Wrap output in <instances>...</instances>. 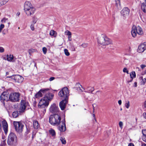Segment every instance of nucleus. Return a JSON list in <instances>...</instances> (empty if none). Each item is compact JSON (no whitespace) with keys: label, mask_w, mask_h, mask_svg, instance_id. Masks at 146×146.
<instances>
[{"label":"nucleus","mask_w":146,"mask_h":146,"mask_svg":"<svg viewBox=\"0 0 146 146\" xmlns=\"http://www.w3.org/2000/svg\"><path fill=\"white\" fill-rule=\"evenodd\" d=\"M24 11L27 16H30L34 13L35 9L30 2L27 1L24 4Z\"/></svg>","instance_id":"7ed1b4c3"},{"label":"nucleus","mask_w":146,"mask_h":146,"mask_svg":"<svg viewBox=\"0 0 146 146\" xmlns=\"http://www.w3.org/2000/svg\"><path fill=\"white\" fill-rule=\"evenodd\" d=\"M9 0H4L3 1V2L2 4H1L2 5H4L6 4L7 2Z\"/></svg>","instance_id":"a18cd8bd"},{"label":"nucleus","mask_w":146,"mask_h":146,"mask_svg":"<svg viewBox=\"0 0 146 146\" xmlns=\"http://www.w3.org/2000/svg\"><path fill=\"white\" fill-rule=\"evenodd\" d=\"M46 112V110H44L42 111H41V114H40V116H43L44 115V114Z\"/></svg>","instance_id":"37998d69"},{"label":"nucleus","mask_w":146,"mask_h":146,"mask_svg":"<svg viewBox=\"0 0 146 146\" xmlns=\"http://www.w3.org/2000/svg\"><path fill=\"white\" fill-rule=\"evenodd\" d=\"M77 90L81 92H82L84 91L85 89L82 87L81 85L80 84V86L77 88Z\"/></svg>","instance_id":"c756f323"},{"label":"nucleus","mask_w":146,"mask_h":146,"mask_svg":"<svg viewBox=\"0 0 146 146\" xmlns=\"http://www.w3.org/2000/svg\"><path fill=\"white\" fill-rule=\"evenodd\" d=\"M136 29V27L134 26L132 28V30L131 31V33L132 36L133 37H135L137 35V31Z\"/></svg>","instance_id":"a211bd4d"},{"label":"nucleus","mask_w":146,"mask_h":146,"mask_svg":"<svg viewBox=\"0 0 146 146\" xmlns=\"http://www.w3.org/2000/svg\"><path fill=\"white\" fill-rule=\"evenodd\" d=\"M129 10L127 7L124 8L121 11V15L124 17H126L129 15Z\"/></svg>","instance_id":"ddd939ff"},{"label":"nucleus","mask_w":146,"mask_h":146,"mask_svg":"<svg viewBox=\"0 0 146 146\" xmlns=\"http://www.w3.org/2000/svg\"><path fill=\"white\" fill-rule=\"evenodd\" d=\"M71 38V35L70 36H68V38L69 40L71 41L72 38Z\"/></svg>","instance_id":"5fc2aeb1"},{"label":"nucleus","mask_w":146,"mask_h":146,"mask_svg":"<svg viewBox=\"0 0 146 146\" xmlns=\"http://www.w3.org/2000/svg\"><path fill=\"white\" fill-rule=\"evenodd\" d=\"M60 139L62 144H65L66 143V141L64 137H60Z\"/></svg>","instance_id":"cd10ccee"},{"label":"nucleus","mask_w":146,"mask_h":146,"mask_svg":"<svg viewBox=\"0 0 146 146\" xmlns=\"http://www.w3.org/2000/svg\"><path fill=\"white\" fill-rule=\"evenodd\" d=\"M8 20V19L6 18H4L3 19H2L1 21L3 23H5Z\"/></svg>","instance_id":"c03bdc74"},{"label":"nucleus","mask_w":146,"mask_h":146,"mask_svg":"<svg viewBox=\"0 0 146 146\" xmlns=\"http://www.w3.org/2000/svg\"><path fill=\"white\" fill-rule=\"evenodd\" d=\"M33 123L34 128L35 129L38 128V122L36 121H34Z\"/></svg>","instance_id":"393cba45"},{"label":"nucleus","mask_w":146,"mask_h":146,"mask_svg":"<svg viewBox=\"0 0 146 146\" xmlns=\"http://www.w3.org/2000/svg\"><path fill=\"white\" fill-rule=\"evenodd\" d=\"M36 104V102L35 101L33 103V107H35Z\"/></svg>","instance_id":"603ef678"},{"label":"nucleus","mask_w":146,"mask_h":146,"mask_svg":"<svg viewBox=\"0 0 146 146\" xmlns=\"http://www.w3.org/2000/svg\"><path fill=\"white\" fill-rule=\"evenodd\" d=\"M42 51L43 52V53L44 54H46L47 51V49L45 47H44L42 48Z\"/></svg>","instance_id":"58836bf2"},{"label":"nucleus","mask_w":146,"mask_h":146,"mask_svg":"<svg viewBox=\"0 0 146 146\" xmlns=\"http://www.w3.org/2000/svg\"><path fill=\"white\" fill-rule=\"evenodd\" d=\"M128 146H134V145L133 143H131L129 144Z\"/></svg>","instance_id":"13d9d810"},{"label":"nucleus","mask_w":146,"mask_h":146,"mask_svg":"<svg viewBox=\"0 0 146 146\" xmlns=\"http://www.w3.org/2000/svg\"><path fill=\"white\" fill-rule=\"evenodd\" d=\"M18 104H15V105H14L13 106L14 108H18Z\"/></svg>","instance_id":"8fccbe9b"},{"label":"nucleus","mask_w":146,"mask_h":146,"mask_svg":"<svg viewBox=\"0 0 146 146\" xmlns=\"http://www.w3.org/2000/svg\"><path fill=\"white\" fill-rule=\"evenodd\" d=\"M20 15V13H17V15H18V16H19V15Z\"/></svg>","instance_id":"e2e57ef3"},{"label":"nucleus","mask_w":146,"mask_h":146,"mask_svg":"<svg viewBox=\"0 0 146 146\" xmlns=\"http://www.w3.org/2000/svg\"><path fill=\"white\" fill-rule=\"evenodd\" d=\"M92 105H93V109H94V110L95 108L94 107V106H95L96 105L95 104H93Z\"/></svg>","instance_id":"0e129e2a"},{"label":"nucleus","mask_w":146,"mask_h":146,"mask_svg":"<svg viewBox=\"0 0 146 146\" xmlns=\"http://www.w3.org/2000/svg\"><path fill=\"white\" fill-rule=\"evenodd\" d=\"M141 9L143 11L146 13V4L143 3L141 5Z\"/></svg>","instance_id":"b1692460"},{"label":"nucleus","mask_w":146,"mask_h":146,"mask_svg":"<svg viewBox=\"0 0 146 146\" xmlns=\"http://www.w3.org/2000/svg\"><path fill=\"white\" fill-rule=\"evenodd\" d=\"M87 89H88V90L89 91L88 92H86V91H84L85 92H91V93H92V92L94 90V88L93 87H88L87 88Z\"/></svg>","instance_id":"bb28decb"},{"label":"nucleus","mask_w":146,"mask_h":146,"mask_svg":"<svg viewBox=\"0 0 146 146\" xmlns=\"http://www.w3.org/2000/svg\"><path fill=\"white\" fill-rule=\"evenodd\" d=\"M9 74V72H6V75H8Z\"/></svg>","instance_id":"774afa93"},{"label":"nucleus","mask_w":146,"mask_h":146,"mask_svg":"<svg viewBox=\"0 0 146 146\" xmlns=\"http://www.w3.org/2000/svg\"><path fill=\"white\" fill-rule=\"evenodd\" d=\"M7 143L10 146H15L17 144V139L16 135L13 132L9 134L7 139Z\"/></svg>","instance_id":"39448f33"},{"label":"nucleus","mask_w":146,"mask_h":146,"mask_svg":"<svg viewBox=\"0 0 146 146\" xmlns=\"http://www.w3.org/2000/svg\"><path fill=\"white\" fill-rule=\"evenodd\" d=\"M7 78H11L12 79L14 80L15 82L18 83H21L23 80V78L18 75L7 76Z\"/></svg>","instance_id":"9d476101"},{"label":"nucleus","mask_w":146,"mask_h":146,"mask_svg":"<svg viewBox=\"0 0 146 146\" xmlns=\"http://www.w3.org/2000/svg\"><path fill=\"white\" fill-rule=\"evenodd\" d=\"M136 29L137 30V33L139 35H142L143 34V32L142 29L139 27H136Z\"/></svg>","instance_id":"6ab92c4d"},{"label":"nucleus","mask_w":146,"mask_h":146,"mask_svg":"<svg viewBox=\"0 0 146 146\" xmlns=\"http://www.w3.org/2000/svg\"><path fill=\"white\" fill-rule=\"evenodd\" d=\"M9 0H4L3 1V2L2 4H1L2 5H4L6 4L7 2Z\"/></svg>","instance_id":"49530a36"},{"label":"nucleus","mask_w":146,"mask_h":146,"mask_svg":"<svg viewBox=\"0 0 146 146\" xmlns=\"http://www.w3.org/2000/svg\"><path fill=\"white\" fill-rule=\"evenodd\" d=\"M58 95L64 99L68 100L69 95V92L68 88L67 87H64L59 92Z\"/></svg>","instance_id":"423d86ee"},{"label":"nucleus","mask_w":146,"mask_h":146,"mask_svg":"<svg viewBox=\"0 0 146 146\" xmlns=\"http://www.w3.org/2000/svg\"><path fill=\"white\" fill-rule=\"evenodd\" d=\"M65 118L64 119V121L62 122L61 125H60L58 127V130L61 132H64L66 130V127L65 123Z\"/></svg>","instance_id":"4468645a"},{"label":"nucleus","mask_w":146,"mask_h":146,"mask_svg":"<svg viewBox=\"0 0 146 146\" xmlns=\"http://www.w3.org/2000/svg\"><path fill=\"white\" fill-rule=\"evenodd\" d=\"M13 125L16 131L18 132H21L23 129L24 125L20 122L14 121Z\"/></svg>","instance_id":"6e6552de"},{"label":"nucleus","mask_w":146,"mask_h":146,"mask_svg":"<svg viewBox=\"0 0 146 146\" xmlns=\"http://www.w3.org/2000/svg\"><path fill=\"white\" fill-rule=\"evenodd\" d=\"M31 29L32 30V31H34V26H33V25H31Z\"/></svg>","instance_id":"864d4df0"},{"label":"nucleus","mask_w":146,"mask_h":146,"mask_svg":"<svg viewBox=\"0 0 146 146\" xmlns=\"http://www.w3.org/2000/svg\"><path fill=\"white\" fill-rule=\"evenodd\" d=\"M19 96L20 94L18 93H11L10 94L9 99L12 102H18L19 100Z\"/></svg>","instance_id":"0eeeda50"},{"label":"nucleus","mask_w":146,"mask_h":146,"mask_svg":"<svg viewBox=\"0 0 146 146\" xmlns=\"http://www.w3.org/2000/svg\"><path fill=\"white\" fill-rule=\"evenodd\" d=\"M35 50L33 49H30L29 50V54L31 55V53L34 52Z\"/></svg>","instance_id":"473e14b6"},{"label":"nucleus","mask_w":146,"mask_h":146,"mask_svg":"<svg viewBox=\"0 0 146 146\" xmlns=\"http://www.w3.org/2000/svg\"><path fill=\"white\" fill-rule=\"evenodd\" d=\"M48 91V90L44 94V98L40 100L39 103L38 107L40 109H46L49 105V101H51L54 97V94L49 92Z\"/></svg>","instance_id":"f257e3e1"},{"label":"nucleus","mask_w":146,"mask_h":146,"mask_svg":"<svg viewBox=\"0 0 146 146\" xmlns=\"http://www.w3.org/2000/svg\"><path fill=\"white\" fill-rule=\"evenodd\" d=\"M49 132L50 134L52 135V136L54 137L55 136L56 133L55 131L52 129H51L50 130H49Z\"/></svg>","instance_id":"5701e85b"},{"label":"nucleus","mask_w":146,"mask_h":146,"mask_svg":"<svg viewBox=\"0 0 146 146\" xmlns=\"http://www.w3.org/2000/svg\"><path fill=\"white\" fill-rule=\"evenodd\" d=\"M7 60L9 62H11L13 60L14 57L13 55L10 54L8 55H7L6 56Z\"/></svg>","instance_id":"aec40b11"},{"label":"nucleus","mask_w":146,"mask_h":146,"mask_svg":"<svg viewBox=\"0 0 146 146\" xmlns=\"http://www.w3.org/2000/svg\"><path fill=\"white\" fill-rule=\"evenodd\" d=\"M25 110H21V112H24V111Z\"/></svg>","instance_id":"338daca9"},{"label":"nucleus","mask_w":146,"mask_h":146,"mask_svg":"<svg viewBox=\"0 0 146 146\" xmlns=\"http://www.w3.org/2000/svg\"><path fill=\"white\" fill-rule=\"evenodd\" d=\"M141 68L143 69L145 67H146V66L144 64H142L140 66Z\"/></svg>","instance_id":"3c124183"},{"label":"nucleus","mask_w":146,"mask_h":146,"mask_svg":"<svg viewBox=\"0 0 146 146\" xmlns=\"http://www.w3.org/2000/svg\"><path fill=\"white\" fill-rule=\"evenodd\" d=\"M125 107L127 109H128L130 106L129 102V101H127V102L125 104Z\"/></svg>","instance_id":"f704fd0d"},{"label":"nucleus","mask_w":146,"mask_h":146,"mask_svg":"<svg viewBox=\"0 0 146 146\" xmlns=\"http://www.w3.org/2000/svg\"><path fill=\"white\" fill-rule=\"evenodd\" d=\"M82 46L84 48H86L87 47L88 44L87 43H84L82 44Z\"/></svg>","instance_id":"a19ab883"},{"label":"nucleus","mask_w":146,"mask_h":146,"mask_svg":"<svg viewBox=\"0 0 146 146\" xmlns=\"http://www.w3.org/2000/svg\"><path fill=\"white\" fill-rule=\"evenodd\" d=\"M93 117H94V119H95V120H96V119H95V115L94 114H93Z\"/></svg>","instance_id":"680f3d73"},{"label":"nucleus","mask_w":146,"mask_h":146,"mask_svg":"<svg viewBox=\"0 0 146 146\" xmlns=\"http://www.w3.org/2000/svg\"><path fill=\"white\" fill-rule=\"evenodd\" d=\"M32 109L29 105V102L25 100H21L20 102V110H29Z\"/></svg>","instance_id":"1a4fd4ad"},{"label":"nucleus","mask_w":146,"mask_h":146,"mask_svg":"<svg viewBox=\"0 0 146 146\" xmlns=\"http://www.w3.org/2000/svg\"><path fill=\"white\" fill-rule=\"evenodd\" d=\"M136 76L135 73V72H132L130 74V76L131 78L132 79L131 80L130 82H131L132 81L133 79L134 78H135Z\"/></svg>","instance_id":"a878e982"},{"label":"nucleus","mask_w":146,"mask_h":146,"mask_svg":"<svg viewBox=\"0 0 146 146\" xmlns=\"http://www.w3.org/2000/svg\"><path fill=\"white\" fill-rule=\"evenodd\" d=\"M65 33L66 35H68V36H71L72 35L71 32L68 30H67L66 31H65Z\"/></svg>","instance_id":"2f4dec72"},{"label":"nucleus","mask_w":146,"mask_h":146,"mask_svg":"<svg viewBox=\"0 0 146 146\" xmlns=\"http://www.w3.org/2000/svg\"><path fill=\"white\" fill-rule=\"evenodd\" d=\"M4 51V48L0 46V52H3Z\"/></svg>","instance_id":"79ce46f5"},{"label":"nucleus","mask_w":146,"mask_h":146,"mask_svg":"<svg viewBox=\"0 0 146 146\" xmlns=\"http://www.w3.org/2000/svg\"><path fill=\"white\" fill-rule=\"evenodd\" d=\"M55 78L54 77H51L49 79V80L50 81H52L53 80H54L55 79Z\"/></svg>","instance_id":"de8ad7c7"},{"label":"nucleus","mask_w":146,"mask_h":146,"mask_svg":"<svg viewBox=\"0 0 146 146\" xmlns=\"http://www.w3.org/2000/svg\"><path fill=\"white\" fill-rule=\"evenodd\" d=\"M64 52L66 56H69L70 55V53L67 49H64Z\"/></svg>","instance_id":"7c9ffc66"},{"label":"nucleus","mask_w":146,"mask_h":146,"mask_svg":"<svg viewBox=\"0 0 146 146\" xmlns=\"http://www.w3.org/2000/svg\"><path fill=\"white\" fill-rule=\"evenodd\" d=\"M123 72H126L127 74H128V70L126 68H124L123 69Z\"/></svg>","instance_id":"e433bc0d"},{"label":"nucleus","mask_w":146,"mask_h":146,"mask_svg":"<svg viewBox=\"0 0 146 146\" xmlns=\"http://www.w3.org/2000/svg\"><path fill=\"white\" fill-rule=\"evenodd\" d=\"M141 146H146V144L145 143H142V144Z\"/></svg>","instance_id":"bf43d9fd"},{"label":"nucleus","mask_w":146,"mask_h":146,"mask_svg":"<svg viewBox=\"0 0 146 146\" xmlns=\"http://www.w3.org/2000/svg\"><path fill=\"white\" fill-rule=\"evenodd\" d=\"M2 124L3 125V128L4 132L6 135L8 132V125L5 120L3 121H2Z\"/></svg>","instance_id":"dca6fc26"},{"label":"nucleus","mask_w":146,"mask_h":146,"mask_svg":"<svg viewBox=\"0 0 146 146\" xmlns=\"http://www.w3.org/2000/svg\"><path fill=\"white\" fill-rule=\"evenodd\" d=\"M4 27V25L3 24H1V25L0 26V28L2 29Z\"/></svg>","instance_id":"09e8293b"},{"label":"nucleus","mask_w":146,"mask_h":146,"mask_svg":"<svg viewBox=\"0 0 146 146\" xmlns=\"http://www.w3.org/2000/svg\"><path fill=\"white\" fill-rule=\"evenodd\" d=\"M19 113L17 110L13 112L12 116L14 118H16L19 116Z\"/></svg>","instance_id":"412c9836"},{"label":"nucleus","mask_w":146,"mask_h":146,"mask_svg":"<svg viewBox=\"0 0 146 146\" xmlns=\"http://www.w3.org/2000/svg\"><path fill=\"white\" fill-rule=\"evenodd\" d=\"M119 125L121 129L122 128L123 126V123L122 121H120L119 123Z\"/></svg>","instance_id":"ea45409f"},{"label":"nucleus","mask_w":146,"mask_h":146,"mask_svg":"<svg viewBox=\"0 0 146 146\" xmlns=\"http://www.w3.org/2000/svg\"><path fill=\"white\" fill-rule=\"evenodd\" d=\"M145 81H146V79H145V80H143V82L144 83V84L145 83Z\"/></svg>","instance_id":"69168bd1"},{"label":"nucleus","mask_w":146,"mask_h":146,"mask_svg":"<svg viewBox=\"0 0 146 146\" xmlns=\"http://www.w3.org/2000/svg\"><path fill=\"white\" fill-rule=\"evenodd\" d=\"M50 112L53 113L49 117V122L52 125H58L60 123L61 117L60 116L59 110H50Z\"/></svg>","instance_id":"f03ea898"},{"label":"nucleus","mask_w":146,"mask_h":146,"mask_svg":"<svg viewBox=\"0 0 146 146\" xmlns=\"http://www.w3.org/2000/svg\"><path fill=\"white\" fill-rule=\"evenodd\" d=\"M146 49V47L145 45L144 44H141L139 46L137 51L139 53L142 52L144 51Z\"/></svg>","instance_id":"f3484780"},{"label":"nucleus","mask_w":146,"mask_h":146,"mask_svg":"<svg viewBox=\"0 0 146 146\" xmlns=\"http://www.w3.org/2000/svg\"><path fill=\"white\" fill-rule=\"evenodd\" d=\"M48 90H49L48 88L43 89H41L35 95V97L36 98L41 97L42 96L43 94L46 92Z\"/></svg>","instance_id":"f8f14e48"},{"label":"nucleus","mask_w":146,"mask_h":146,"mask_svg":"<svg viewBox=\"0 0 146 146\" xmlns=\"http://www.w3.org/2000/svg\"><path fill=\"white\" fill-rule=\"evenodd\" d=\"M98 43L103 46H106L112 44L111 40L104 35L102 34L99 36L97 40Z\"/></svg>","instance_id":"20e7f679"},{"label":"nucleus","mask_w":146,"mask_h":146,"mask_svg":"<svg viewBox=\"0 0 146 146\" xmlns=\"http://www.w3.org/2000/svg\"><path fill=\"white\" fill-rule=\"evenodd\" d=\"M135 86L137 87V83L136 82H135L134 83Z\"/></svg>","instance_id":"052dcab7"},{"label":"nucleus","mask_w":146,"mask_h":146,"mask_svg":"<svg viewBox=\"0 0 146 146\" xmlns=\"http://www.w3.org/2000/svg\"><path fill=\"white\" fill-rule=\"evenodd\" d=\"M55 32L53 30H51L50 32V36H53L54 37H56V35L55 34Z\"/></svg>","instance_id":"c85d7f7f"},{"label":"nucleus","mask_w":146,"mask_h":146,"mask_svg":"<svg viewBox=\"0 0 146 146\" xmlns=\"http://www.w3.org/2000/svg\"><path fill=\"white\" fill-rule=\"evenodd\" d=\"M6 144V141L5 140H4L2 141L1 143V145L2 146H5Z\"/></svg>","instance_id":"4c0bfd02"},{"label":"nucleus","mask_w":146,"mask_h":146,"mask_svg":"<svg viewBox=\"0 0 146 146\" xmlns=\"http://www.w3.org/2000/svg\"><path fill=\"white\" fill-rule=\"evenodd\" d=\"M143 116L144 118L146 119V113H144L143 114Z\"/></svg>","instance_id":"6e6d98bb"},{"label":"nucleus","mask_w":146,"mask_h":146,"mask_svg":"<svg viewBox=\"0 0 146 146\" xmlns=\"http://www.w3.org/2000/svg\"><path fill=\"white\" fill-rule=\"evenodd\" d=\"M142 133L143 135L145 137H146V130H142Z\"/></svg>","instance_id":"c9c22d12"},{"label":"nucleus","mask_w":146,"mask_h":146,"mask_svg":"<svg viewBox=\"0 0 146 146\" xmlns=\"http://www.w3.org/2000/svg\"><path fill=\"white\" fill-rule=\"evenodd\" d=\"M8 93L7 92H3L0 96V100L1 102L4 101H7L8 100Z\"/></svg>","instance_id":"9b49d317"},{"label":"nucleus","mask_w":146,"mask_h":146,"mask_svg":"<svg viewBox=\"0 0 146 146\" xmlns=\"http://www.w3.org/2000/svg\"><path fill=\"white\" fill-rule=\"evenodd\" d=\"M37 21V19L36 17H33V22L35 24L36 23V22Z\"/></svg>","instance_id":"72a5a7b5"},{"label":"nucleus","mask_w":146,"mask_h":146,"mask_svg":"<svg viewBox=\"0 0 146 146\" xmlns=\"http://www.w3.org/2000/svg\"><path fill=\"white\" fill-rule=\"evenodd\" d=\"M68 100L64 99L61 101L59 104V106L61 110H64L66 107V104L68 103Z\"/></svg>","instance_id":"2eb2a0df"},{"label":"nucleus","mask_w":146,"mask_h":146,"mask_svg":"<svg viewBox=\"0 0 146 146\" xmlns=\"http://www.w3.org/2000/svg\"><path fill=\"white\" fill-rule=\"evenodd\" d=\"M118 103L119 104V105H121V100H119L118 101Z\"/></svg>","instance_id":"4d7b16f0"},{"label":"nucleus","mask_w":146,"mask_h":146,"mask_svg":"<svg viewBox=\"0 0 146 146\" xmlns=\"http://www.w3.org/2000/svg\"><path fill=\"white\" fill-rule=\"evenodd\" d=\"M58 108L56 105L53 104L51 106L50 110H57Z\"/></svg>","instance_id":"4be33fe9"}]
</instances>
